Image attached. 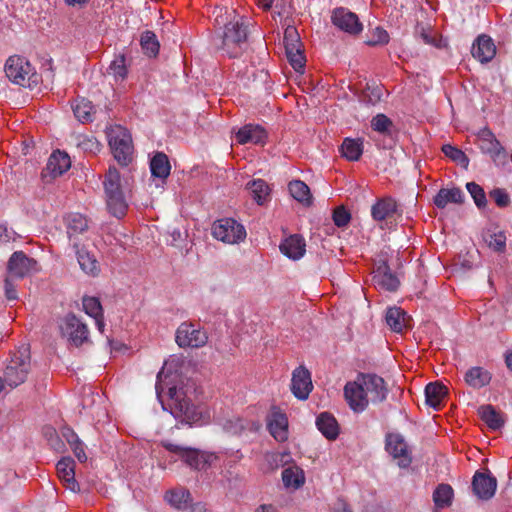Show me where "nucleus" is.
Returning <instances> with one entry per match:
<instances>
[{
	"label": "nucleus",
	"mask_w": 512,
	"mask_h": 512,
	"mask_svg": "<svg viewBox=\"0 0 512 512\" xmlns=\"http://www.w3.org/2000/svg\"><path fill=\"white\" fill-rule=\"evenodd\" d=\"M169 363L166 362L157 374L155 384L156 396L164 410H168L176 419H181L189 424H203L205 422L204 412L201 407L194 405L188 397L186 391L176 386L168 388L167 401L163 399V391L166 378L169 376ZM209 416L206 415V418Z\"/></svg>",
	"instance_id": "nucleus-1"
},
{
	"label": "nucleus",
	"mask_w": 512,
	"mask_h": 512,
	"mask_svg": "<svg viewBox=\"0 0 512 512\" xmlns=\"http://www.w3.org/2000/svg\"><path fill=\"white\" fill-rule=\"evenodd\" d=\"M215 24L223 26L220 48L229 56L237 57L243 51L246 42L247 31L243 24L242 17L236 14L234 10L225 11L222 8L216 9Z\"/></svg>",
	"instance_id": "nucleus-2"
},
{
	"label": "nucleus",
	"mask_w": 512,
	"mask_h": 512,
	"mask_svg": "<svg viewBox=\"0 0 512 512\" xmlns=\"http://www.w3.org/2000/svg\"><path fill=\"white\" fill-rule=\"evenodd\" d=\"M106 204L109 212L122 218L126 215L128 203L123 195L120 184V173L115 167H110L104 180Z\"/></svg>",
	"instance_id": "nucleus-3"
},
{
	"label": "nucleus",
	"mask_w": 512,
	"mask_h": 512,
	"mask_svg": "<svg viewBox=\"0 0 512 512\" xmlns=\"http://www.w3.org/2000/svg\"><path fill=\"white\" fill-rule=\"evenodd\" d=\"M163 447L180 458L187 466L195 470H205L218 459L217 455L214 453L203 452L170 442H163Z\"/></svg>",
	"instance_id": "nucleus-4"
},
{
	"label": "nucleus",
	"mask_w": 512,
	"mask_h": 512,
	"mask_svg": "<svg viewBox=\"0 0 512 512\" xmlns=\"http://www.w3.org/2000/svg\"><path fill=\"white\" fill-rule=\"evenodd\" d=\"M107 138L114 158L121 165H128L132 160L133 145L129 131L116 125L107 130Z\"/></svg>",
	"instance_id": "nucleus-5"
},
{
	"label": "nucleus",
	"mask_w": 512,
	"mask_h": 512,
	"mask_svg": "<svg viewBox=\"0 0 512 512\" xmlns=\"http://www.w3.org/2000/svg\"><path fill=\"white\" fill-rule=\"evenodd\" d=\"M213 237L225 244H239L246 239L247 233L243 224L234 218H221L212 225Z\"/></svg>",
	"instance_id": "nucleus-6"
},
{
	"label": "nucleus",
	"mask_w": 512,
	"mask_h": 512,
	"mask_svg": "<svg viewBox=\"0 0 512 512\" xmlns=\"http://www.w3.org/2000/svg\"><path fill=\"white\" fill-rule=\"evenodd\" d=\"M30 370V356L27 349L15 352L4 370V381L11 388L22 384Z\"/></svg>",
	"instance_id": "nucleus-7"
},
{
	"label": "nucleus",
	"mask_w": 512,
	"mask_h": 512,
	"mask_svg": "<svg viewBox=\"0 0 512 512\" xmlns=\"http://www.w3.org/2000/svg\"><path fill=\"white\" fill-rule=\"evenodd\" d=\"M59 330L62 337L66 338L72 346L80 347L89 341L87 325L74 314H67L60 320Z\"/></svg>",
	"instance_id": "nucleus-8"
},
{
	"label": "nucleus",
	"mask_w": 512,
	"mask_h": 512,
	"mask_svg": "<svg viewBox=\"0 0 512 512\" xmlns=\"http://www.w3.org/2000/svg\"><path fill=\"white\" fill-rule=\"evenodd\" d=\"M175 340L181 348H200L207 343L208 336L200 327L184 322L177 328Z\"/></svg>",
	"instance_id": "nucleus-9"
},
{
	"label": "nucleus",
	"mask_w": 512,
	"mask_h": 512,
	"mask_svg": "<svg viewBox=\"0 0 512 512\" xmlns=\"http://www.w3.org/2000/svg\"><path fill=\"white\" fill-rule=\"evenodd\" d=\"M5 73L13 83L25 86L34 75V70L25 58L11 56L6 61Z\"/></svg>",
	"instance_id": "nucleus-10"
},
{
	"label": "nucleus",
	"mask_w": 512,
	"mask_h": 512,
	"mask_svg": "<svg viewBox=\"0 0 512 512\" xmlns=\"http://www.w3.org/2000/svg\"><path fill=\"white\" fill-rule=\"evenodd\" d=\"M365 394L364 385L360 375H358L355 381L347 382L344 387L345 400L349 407L356 413L363 412L370 403Z\"/></svg>",
	"instance_id": "nucleus-11"
},
{
	"label": "nucleus",
	"mask_w": 512,
	"mask_h": 512,
	"mask_svg": "<svg viewBox=\"0 0 512 512\" xmlns=\"http://www.w3.org/2000/svg\"><path fill=\"white\" fill-rule=\"evenodd\" d=\"M8 275L13 278H24L38 270L37 262L24 252H14L8 261Z\"/></svg>",
	"instance_id": "nucleus-12"
},
{
	"label": "nucleus",
	"mask_w": 512,
	"mask_h": 512,
	"mask_svg": "<svg viewBox=\"0 0 512 512\" xmlns=\"http://www.w3.org/2000/svg\"><path fill=\"white\" fill-rule=\"evenodd\" d=\"M386 451L398 461L400 467H408L411 463V453L404 437L399 433L386 436Z\"/></svg>",
	"instance_id": "nucleus-13"
},
{
	"label": "nucleus",
	"mask_w": 512,
	"mask_h": 512,
	"mask_svg": "<svg viewBox=\"0 0 512 512\" xmlns=\"http://www.w3.org/2000/svg\"><path fill=\"white\" fill-rule=\"evenodd\" d=\"M313 389L311 374L304 366H299L292 372L291 392L299 400L308 399Z\"/></svg>",
	"instance_id": "nucleus-14"
},
{
	"label": "nucleus",
	"mask_w": 512,
	"mask_h": 512,
	"mask_svg": "<svg viewBox=\"0 0 512 512\" xmlns=\"http://www.w3.org/2000/svg\"><path fill=\"white\" fill-rule=\"evenodd\" d=\"M365 389V396L371 403H380L387 397L385 381L375 374H360Z\"/></svg>",
	"instance_id": "nucleus-15"
},
{
	"label": "nucleus",
	"mask_w": 512,
	"mask_h": 512,
	"mask_svg": "<svg viewBox=\"0 0 512 512\" xmlns=\"http://www.w3.org/2000/svg\"><path fill=\"white\" fill-rule=\"evenodd\" d=\"M267 427L270 434L279 442L288 439V418L278 407H273L267 418Z\"/></svg>",
	"instance_id": "nucleus-16"
},
{
	"label": "nucleus",
	"mask_w": 512,
	"mask_h": 512,
	"mask_svg": "<svg viewBox=\"0 0 512 512\" xmlns=\"http://www.w3.org/2000/svg\"><path fill=\"white\" fill-rule=\"evenodd\" d=\"M332 23L340 30L349 34H358L362 31V24L356 14L345 8H336L331 16Z\"/></svg>",
	"instance_id": "nucleus-17"
},
{
	"label": "nucleus",
	"mask_w": 512,
	"mask_h": 512,
	"mask_svg": "<svg viewBox=\"0 0 512 512\" xmlns=\"http://www.w3.org/2000/svg\"><path fill=\"white\" fill-rule=\"evenodd\" d=\"M497 481L490 473L476 472L473 476L472 488L478 498L488 500L496 492Z\"/></svg>",
	"instance_id": "nucleus-18"
},
{
	"label": "nucleus",
	"mask_w": 512,
	"mask_h": 512,
	"mask_svg": "<svg viewBox=\"0 0 512 512\" xmlns=\"http://www.w3.org/2000/svg\"><path fill=\"white\" fill-rule=\"evenodd\" d=\"M472 56L481 63L490 62L496 54V46L491 37L481 34L471 48Z\"/></svg>",
	"instance_id": "nucleus-19"
},
{
	"label": "nucleus",
	"mask_w": 512,
	"mask_h": 512,
	"mask_svg": "<svg viewBox=\"0 0 512 512\" xmlns=\"http://www.w3.org/2000/svg\"><path fill=\"white\" fill-rule=\"evenodd\" d=\"M235 139L241 145L248 143L263 145L267 139V132L260 125L246 124L236 132Z\"/></svg>",
	"instance_id": "nucleus-20"
},
{
	"label": "nucleus",
	"mask_w": 512,
	"mask_h": 512,
	"mask_svg": "<svg viewBox=\"0 0 512 512\" xmlns=\"http://www.w3.org/2000/svg\"><path fill=\"white\" fill-rule=\"evenodd\" d=\"M372 280L376 288L385 291H396L399 286L398 278L391 272L386 263L377 266L373 271Z\"/></svg>",
	"instance_id": "nucleus-21"
},
{
	"label": "nucleus",
	"mask_w": 512,
	"mask_h": 512,
	"mask_svg": "<svg viewBox=\"0 0 512 512\" xmlns=\"http://www.w3.org/2000/svg\"><path fill=\"white\" fill-rule=\"evenodd\" d=\"M279 249L289 259L299 260L306 252L305 239L299 234L290 235L280 243Z\"/></svg>",
	"instance_id": "nucleus-22"
},
{
	"label": "nucleus",
	"mask_w": 512,
	"mask_h": 512,
	"mask_svg": "<svg viewBox=\"0 0 512 512\" xmlns=\"http://www.w3.org/2000/svg\"><path fill=\"white\" fill-rule=\"evenodd\" d=\"M478 147L480 150L490 155L493 160L499 157L504 151L500 142L496 139L493 132L488 128L481 129L477 134Z\"/></svg>",
	"instance_id": "nucleus-23"
},
{
	"label": "nucleus",
	"mask_w": 512,
	"mask_h": 512,
	"mask_svg": "<svg viewBox=\"0 0 512 512\" xmlns=\"http://www.w3.org/2000/svg\"><path fill=\"white\" fill-rule=\"evenodd\" d=\"M74 469V461L69 457L62 458L56 465L58 477L63 482L65 487L72 492H77L79 490V485L75 480Z\"/></svg>",
	"instance_id": "nucleus-24"
},
{
	"label": "nucleus",
	"mask_w": 512,
	"mask_h": 512,
	"mask_svg": "<svg viewBox=\"0 0 512 512\" xmlns=\"http://www.w3.org/2000/svg\"><path fill=\"white\" fill-rule=\"evenodd\" d=\"M71 160L67 153L62 151H55L51 154L46 165L45 173L55 178L61 176L69 170Z\"/></svg>",
	"instance_id": "nucleus-25"
},
{
	"label": "nucleus",
	"mask_w": 512,
	"mask_h": 512,
	"mask_svg": "<svg viewBox=\"0 0 512 512\" xmlns=\"http://www.w3.org/2000/svg\"><path fill=\"white\" fill-rule=\"evenodd\" d=\"M73 248L75 249L77 260L82 271L90 276L98 275L100 266L95 256L84 248H80L77 242L73 243Z\"/></svg>",
	"instance_id": "nucleus-26"
},
{
	"label": "nucleus",
	"mask_w": 512,
	"mask_h": 512,
	"mask_svg": "<svg viewBox=\"0 0 512 512\" xmlns=\"http://www.w3.org/2000/svg\"><path fill=\"white\" fill-rule=\"evenodd\" d=\"M397 212V203L391 197H384L376 201L371 208V216L375 221H384L392 218Z\"/></svg>",
	"instance_id": "nucleus-27"
},
{
	"label": "nucleus",
	"mask_w": 512,
	"mask_h": 512,
	"mask_svg": "<svg viewBox=\"0 0 512 512\" xmlns=\"http://www.w3.org/2000/svg\"><path fill=\"white\" fill-rule=\"evenodd\" d=\"M385 321L393 332L402 333L408 326L409 317L403 309L390 307L386 311Z\"/></svg>",
	"instance_id": "nucleus-28"
},
{
	"label": "nucleus",
	"mask_w": 512,
	"mask_h": 512,
	"mask_svg": "<svg viewBox=\"0 0 512 512\" xmlns=\"http://www.w3.org/2000/svg\"><path fill=\"white\" fill-rule=\"evenodd\" d=\"M282 481L285 488L297 490L305 483V473L297 465L288 466L282 471Z\"/></svg>",
	"instance_id": "nucleus-29"
},
{
	"label": "nucleus",
	"mask_w": 512,
	"mask_h": 512,
	"mask_svg": "<svg viewBox=\"0 0 512 512\" xmlns=\"http://www.w3.org/2000/svg\"><path fill=\"white\" fill-rule=\"evenodd\" d=\"M171 166L168 157L162 153H156L150 160V171L154 178H157L163 184L170 175Z\"/></svg>",
	"instance_id": "nucleus-30"
},
{
	"label": "nucleus",
	"mask_w": 512,
	"mask_h": 512,
	"mask_svg": "<svg viewBox=\"0 0 512 512\" xmlns=\"http://www.w3.org/2000/svg\"><path fill=\"white\" fill-rule=\"evenodd\" d=\"M464 200V194L460 188L451 189L442 188L434 197V204L440 208H445L449 203L460 204Z\"/></svg>",
	"instance_id": "nucleus-31"
},
{
	"label": "nucleus",
	"mask_w": 512,
	"mask_h": 512,
	"mask_svg": "<svg viewBox=\"0 0 512 512\" xmlns=\"http://www.w3.org/2000/svg\"><path fill=\"white\" fill-rule=\"evenodd\" d=\"M318 430L329 440H335L339 435L336 419L329 413L323 412L316 419Z\"/></svg>",
	"instance_id": "nucleus-32"
},
{
	"label": "nucleus",
	"mask_w": 512,
	"mask_h": 512,
	"mask_svg": "<svg viewBox=\"0 0 512 512\" xmlns=\"http://www.w3.org/2000/svg\"><path fill=\"white\" fill-rule=\"evenodd\" d=\"M447 388L438 383H429L425 388L426 403L435 410H438L446 397Z\"/></svg>",
	"instance_id": "nucleus-33"
},
{
	"label": "nucleus",
	"mask_w": 512,
	"mask_h": 512,
	"mask_svg": "<svg viewBox=\"0 0 512 512\" xmlns=\"http://www.w3.org/2000/svg\"><path fill=\"white\" fill-rule=\"evenodd\" d=\"M67 234L72 244L76 242L75 236L88 229V220L80 213H70L66 217Z\"/></svg>",
	"instance_id": "nucleus-34"
},
{
	"label": "nucleus",
	"mask_w": 512,
	"mask_h": 512,
	"mask_svg": "<svg viewBox=\"0 0 512 512\" xmlns=\"http://www.w3.org/2000/svg\"><path fill=\"white\" fill-rule=\"evenodd\" d=\"M246 187L258 205H264L270 199L271 189L263 179H254Z\"/></svg>",
	"instance_id": "nucleus-35"
},
{
	"label": "nucleus",
	"mask_w": 512,
	"mask_h": 512,
	"mask_svg": "<svg viewBox=\"0 0 512 512\" xmlns=\"http://www.w3.org/2000/svg\"><path fill=\"white\" fill-rule=\"evenodd\" d=\"M490 381V372L482 367H472L465 373V382L475 389L488 385Z\"/></svg>",
	"instance_id": "nucleus-36"
},
{
	"label": "nucleus",
	"mask_w": 512,
	"mask_h": 512,
	"mask_svg": "<svg viewBox=\"0 0 512 512\" xmlns=\"http://www.w3.org/2000/svg\"><path fill=\"white\" fill-rule=\"evenodd\" d=\"M341 154L349 161H357L363 153V141L345 138L341 145Z\"/></svg>",
	"instance_id": "nucleus-37"
},
{
	"label": "nucleus",
	"mask_w": 512,
	"mask_h": 512,
	"mask_svg": "<svg viewBox=\"0 0 512 512\" xmlns=\"http://www.w3.org/2000/svg\"><path fill=\"white\" fill-rule=\"evenodd\" d=\"M288 189L290 195L298 202L304 205H310L312 201V196L310 193V189L301 180H293L289 183Z\"/></svg>",
	"instance_id": "nucleus-38"
},
{
	"label": "nucleus",
	"mask_w": 512,
	"mask_h": 512,
	"mask_svg": "<svg viewBox=\"0 0 512 512\" xmlns=\"http://www.w3.org/2000/svg\"><path fill=\"white\" fill-rule=\"evenodd\" d=\"M75 117L82 123L92 121L93 105L85 98L76 99L72 105Z\"/></svg>",
	"instance_id": "nucleus-39"
},
{
	"label": "nucleus",
	"mask_w": 512,
	"mask_h": 512,
	"mask_svg": "<svg viewBox=\"0 0 512 512\" xmlns=\"http://www.w3.org/2000/svg\"><path fill=\"white\" fill-rule=\"evenodd\" d=\"M453 489L448 484H440L433 493V501L437 508H446L451 505Z\"/></svg>",
	"instance_id": "nucleus-40"
},
{
	"label": "nucleus",
	"mask_w": 512,
	"mask_h": 512,
	"mask_svg": "<svg viewBox=\"0 0 512 512\" xmlns=\"http://www.w3.org/2000/svg\"><path fill=\"white\" fill-rule=\"evenodd\" d=\"M482 420L491 428L499 429L503 425V420L499 413L491 405H485L480 408Z\"/></svg>",
	"instance_id": "nucleus-41"
},
{
	"label": "nucleus",
	"mask_w": 512,
	"mask_h": 512,
	"mask_svg": "<svg viewBox=\"0 0 512 512\" xmlns=\"http://www.w3.org/2000/svg\"><path fill=\"white\" fill-rule=\"evenodd\" d=\"M190 498V493L185 489H175L165 494L166 501L177 509L186 507Z\"/></svg>",
	"instance_id": "nucleus-42"
},
{
	"label": "nucleus",
	"mask_w": 512,
	"mask_h": 512,
	"mask_svg": "<svg viewBox=\"0 0 512 512\" xmlns=\"http://www.w3.org/2000/svg\"><path fill=\"white\" fill-rule=\"evenodd\" d=\"M140 44L144 53L150 57L156 56L159 52L160 45L156 35L152 31H145L141 35Z\"/></svg>",
	"instance_id": "nucleus-43"
},
{
	"label": "nucleus",
	"mask_w": 512,
	"mask_h": 512,
	"mask_svg": "<svg viewBox=\"0 0 512 512\" xmlns=\"http://www.w3.org/2000/svg\"><path fill=\"white\" fill-rule=\"evenodd\" d=\"M283 42L286 52L301 49L300 36L296 28L293 26H288L285 29Z\"/></svg>",
	"instance_id": "nucleus-44"
},
{
	"label": "nucleus",
	"mask_w": 512,
	"mask_h": 512,
	"mask_svg": "<svg viewBox=\"0 0 512 512\" xmlns=\"http://www.w3.org/2000/svg\"><path fill=\"white\" fill-rule=\"evenodd\" d=\"M125 62V57L123 55H119L111 62L108 68V73L113 75L116 81H122L127 75Z\"/></svg>",
	"instance_id": "nucleus-45"
},
{
	"label": "nucleus",
	"mask_w": 512,
	"mask_h": 512,
	"mask_svg": "<svg viewBox=\"0 0 512 512\" xmlns=\"http://www.w3.org/2000/svg\"><path fill=\"white\" fill-rule=\"evenodd\" d=\"M466 189L474 200L475 205L478 208H484L487 204L486 194L484 189L475 182H468Z\"/></svg>",
	"instance_id": "nucleus-46"
},
{
	"label": "nucleus",
	"mask_w": 512,
	"mask_h": 512,
	"mask_svg": "<svg viewBox=\"0 0 512 512\" xmlns=\"http://www.w3.org/2000/svg\"><path fill=\"white\" fill-rule=\"evenodd\" d=\"M486 242L490 249L502 253L506 249V235L503 231L488 234Z\"/></svg>",
	"instance_id": "nucleus-47"
},
{
	"label": "nucleus",
	"mask_w": 512,
	"mask_h": 512,
	"mask_svg": "<svg viewBox=\"0 0 512 512\" xmlns=\"http://www.w3.org/2000/svg\"><path fill=\"white\" fill-rule=\"evenodd\" d=\"M442 151L445 154V156L449 157L451 160L455 161L459 165L463 167H467L469 164V159L466 156V154L461 151L460 149L450 145L446 144L443 145Z\"/></svg>",
	"instance_id": "nucleus-48"
},
{
	"label": "nucleus",
	"mask_w": 512,
	"mask_h": 512,
	"mask_svg": "<svg viewBox=\"0 0 512 512\" xmlns=\"http://www.w3.org/2000/svg\"><path fill=\"white\" fill-rule=\"evenodd\" d=\"M82 305L85 313L92 318L102 316L103 314L101 303L96 297H84L82 300Z\"/></svg>",
	"instance_id": "nucleus-49"
},
{
	"label": "nucleus",
	"mask_w": 512,
	"mask_h": 512,
	"mask_svg": "<svg viewBox=\"0 0 512 512\" xmlns=\"http://www.w3.org/2000/svg\"><path fill=\"white\" fill-rule=\"evenodd\" d=\"M390 40L388 32L382 27H376L370 32L367 44L370 46L386 45Z\"/></svg>",
	"instance_id": "nucleus-50"
},
{
	"label": "nucleus",
	"mask_w": 512,
	"mask_h": 512,
	"mask_svg": "<svg viewBox=\"0 0 512 512\" xmlns=\"http://www.w3.org/2000/svg\"><path fill=\"white\" fill-rule=\"evenodd\" d=\"M392 125V121L384 114H377L371 120L373 130L382 134L389 133Z\"/></svg>",
	"instance_id": "nucleus-51"
},
{
	"label": "nucleus",
	"mask_w": 512,
	"mask_h": 512,
	"mask_svg": "<svg viewBox=\"0 0 512 512\" xmlns=\"http://www.w3.org/2000/svg\"><path fill=\"white\" fill-rule=\"evenodd\" d=\"M67 440L77 459L80 462H85L87 460V456L84 451V445L79 440L78 436L75 433L70 432L69 436H67Z\"/></svg>",
	"instance_id": "nucleus-52"
},
{
	"label": "nucleus",
	"mask_w": 512,
	"mask_h": 512,
	"mask_svg": "<svg viewBox=\"0 0 512 512\" xmlns=\"http://www.w3.org/2000/svg\"><path fill=\"white\" fill-rule=\"evenodd\" d=\"M77 145L86 152L96 153L100 151V143L92 136H80Z\"/></svg>",
	"instance_id": "nucleus-53"
},
{
	"label": "nucleus",
	"mask_w": 512,
	"mask_h": 512,
	"mask_svg": "<svg viewBox=\"0 0 512 512\" xmlns=\"http://www.w3.org/2000/svg\"><path fill=\"white\" fill-rule=\"evenodd\" d=\"M286 55L295 71L299 72L304 68L305 58L302 49L286 52Z\"/></svg>",
	"instance_id": "nucleus-54"
},
{
	"label": "nucleus",
	"mask_w": 512,
	"mask_h": 512,
	"mask_svg": "<svg viewBox=\"0 0 512 512\" xmlns=\"http://www.w3.org/2000/svg\"><path fill=\"white\" fill-rule=\"evenodd\" d=\"M490 197L495 201L498 207H507L510 203L508 193L502 188H495L490 192Z\"/></svg>",
	"instance_id": "nucleus-55"
},
{
	"label": "nucleus",
	"mask_w": 512,
	"mask_h": 512,
	"mask_svg": "<svg viewBox=\"0 0 512 512\" xmlns=\"http://www.w3.org/2000/svg\"><path fill=\"white\" fill-rule=\"evenodd\" d=\"M350 219L351 215L344 207H337L333 212V221L338 227H345Z\"/></svg>",
	"instance_id": "nucleus-56"
},
{
	"label": "nucleus",
	"mask_w": 512,
	"mask_h": 512,
	"mask_svg": "<svg viewBox=\"0 0 512 512\" xmlns=\"http://www.w3.org/2000/svg\"><path fill=\"white\" fill-rule=\"evenodd\" d=\"M223 428L230 434H239L244 428L243 420L239 417L228 419L223 424Z\"/></svg>",
	"instance_id": "nucleus-57"
},
{
	"label": "nucleus",
	"mask_w": 512,
	"mask_h": 512,
	"mask_svg": "<svg viewBox=\"0 0 512 512\" xmlns=\"http://www.w3.org/2000/svg\"><path fill=\"white\" fill-rule=\"evenodd\" d=\"M13 277H9V275L5 279V296L9 301H14L18 298L17 290L14 284L12 283Z\"/></svg>",
	"instance_id": "nucleus-58"
},
{
	"label": "nucleus",
	"mask_w": 512,
	"mask_h": 512,
	"mask_svg": "<svg viewBox=\"0 0 512 512\" xmlns=\"http://www.w3.org/2000/svg\"><path fill=\"white\" fill-rule=\"evenodd\" d=\"M330 512H352V510L350 505L343 498H338L330 506Z\"/></svg>",
	"instance_id": "nucleus-59"
},
{
	"label": "nucleus",
	"mask_w": 512,
	"mask_h": 512,
	"mask_svg": "<svg viewBox=\"0 0 512 512\" xmlns=\"http://www.w3.org/2000/svg\"><path fill=\"white\" fill-rule=\"evenodd\" d=\"M90 1L91 0H64L65 4L76 9L86 7Z\"/></svg>",
	"instance_id": "nucleus-60"
},
{
	"label": "nucleus",
	"mask_w": 512,
	"mask_h": 512,
	"mask_svg": "<svg viewBox=\"0 0 512 512\" xmlns=\"http://www.w3.org/2000/svg\"><path fill=\"white\" fill-rule=\"evenodd\" d=\"M11 239L8 229L5 225L0 224V241L7 242Z\"/></svg>",
	"instance_id": "nucleus-61"
},
{
	"label": "nucleus",
	"mask_w": 512,
	"mask_h": 512,
	"mask_svg": "<svg viewBox=\"0 0 512 512\" xmlns=\"http://www.w3.org/2000/svg\"><path fill=\"white\" fill-rule=\"evenodd\" d=\"M372 96L373 98H370V102L372 104L378 102L380 99H381V96H382V89L379 88V87H376L372 90Z\"/></svg>",
	"instance_id": "nucleus-62"
},
{
	"label": "nucleus",
	"mask_w": 512,
	"mask_h": 512,
	"mask_svg": "<svg viewBox=\"0 0 512 512\" xmlns=\"http://www.w3.org/2000/svg\"><path fill=\"white\" fill-rule=\"evenodd\" d=\"M256 512H278L277 508L270 504H263L257 508Z\"/></svg>",
	"instance_id": "nucleus-63"
},
{
	"label": "nucleus",
	"mask_w": 512,
	"mask_h": 512,
	"mask_svg": "<svg viewBox=\"0 0 512 512\" xmlns=\"http://www.w3.org/2000/svg\"><path fill=\"white\" fill-rule=\"evenodd\" d=\"M93 319L95 320V324H96V327L99 330V332L103 333L104 329H105V323H104L103 315L102 316L94 317Z\"/></svg>",
	"instance_id": "nucleus-64"
}]
</instances>
